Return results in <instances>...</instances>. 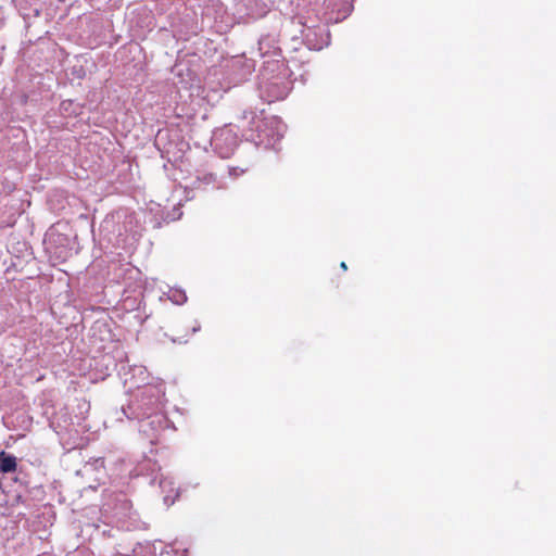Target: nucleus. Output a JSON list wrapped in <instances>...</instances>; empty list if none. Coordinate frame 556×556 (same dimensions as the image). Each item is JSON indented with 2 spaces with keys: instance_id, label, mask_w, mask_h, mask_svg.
<instances>
[{
  "instance_id": "f257e3e1",
  "label": "nucleus",
  "mask_w": 556,
  "mask_h": 556,
  "mask_svg": "<svg viewBox=\"0 0 556 556\" xmlns=\"http://www.w3.org/2000/svg\"><path fill=\"white\" fill-rule=\"evenodd\" d=\"M136 387L137 393L135 400L128 405L130 415L128 418L144 419L154 416L157 421L161 417L157 413L162 408V400L164 396V390L161 386L146 384L143 387L137 386L135 382L129 388Z\"/></svg>"
},
{
  "instance_id": "f03ea898",
  "label": "nucleus",
  "mask_w": 556,
  "mask_h": 556,
  "mask_svg": "<svg viewBox=\"0 0 556 556\" xmlns=\"http://www.w3.org/2000/svg\"><path fill=\"white\" fill-rule=\"evenodd\" d=\"M251 118L252 124H256L255 130L256 136L251 135V140L257 143L274 144L276 140L283 136L285 125L275 116L267 118L266 121H255V116L252 112L243 113V118Z\"/></svg>"
},
{
  "instance_id": "7ed1b4c3",
  "label": "nucleus",
  "mask_w": 556,
  "mask_h": 556,
  "mask_svg": "<svg viewBox=\"0 0 556 556\" xmlns=\"http://www.w3.org/2000/svg\"><path fill=\"white\" fill-rule=\"evenodd\" d=\"M266 72L267 68L262 73V81L260 84L262 98L268 102L287 98L291 89L290 81L283 75L267 77Z\"/></svg>"
},
{
  "instance_id": "20e7f679",
  "label": "nucleus",
  "mask_w": 556,
  "mask_h": 556,
  "mask_svg": "<svg viewBox=\"0 0 556 556\" xmlns=\"http://www.w3.org/2000/svg\"><path fill=\"white\" fill-rule=\"evenodd\" d=\"M320 18L316 16L315 20L312 17H305L304 21L300 17V23L303 24L305 29L303 30V37L312 50H321L330 43V35L325 26H320L317 22Z\"/></svg>"
},
{
  "instance_id": "39448f33",
  "label": "nucleus",
  "mask_w": 556,
  "mask_h": 556,
  "mask_svg": "<svg viewBox=\"0 0 556 556\" xmlns=\"http://www.w3.org/2000/svg\"><path fill=\"white\" fill-rule=\"evenodd\" d=\"M212 143L222 157H228L235 151L238 138L230 127H224L214 131Z\"/></svg>"
},
{
  "instance_id": "423d86ee",
  "label": "nucleus",
  "mask_w": 556,
  "mask_h": 556,
  "mask_svg": "<svg viewBox=\"0 0 556 556\" xmlns=\"http://www.w3.org/2000/svg\"><path fill=\"white\" fill-rule=\"evenodd\" d=\"M194 188L206 189L207 186L214 185L217 189H222L225 186L217 179L216 175L212 173H203L197 177L193 182Z\"/></svg>"
},
{
  "instance_id": "0eeeda50",
  "label": "nucleus",
  "mask_w": 556,
  "mask_h": 556,
  "mask_svg": "<svg viewBox=\"0 0 556 556\" xmlns=\"http://www.w3.org/2000/svg\"><path fill=\"white\" fill-rule=\"evenodd\" d=\"M173 481L168 478H164L160 480V488L163 490V492H166L168 489V492L164 495V503L166 505H173L175 503L176 497L178 496V492H176L174 495L172 493L174 492Z\"/></svg>"
},
{
  "instance_id": "6e6552de",
  "label": "nucleus",
  "mask_w": 556,
  "mask_h": 556,
  "mask_svg": "<svg viewBox=\"0 0 556 556\" xmlns=\"http://www.w3.org/2000/svg\"><path fill=\"white\" fill-rule=\"evenodd\" d=\"M16 469V458L12 455H5L4 452L0 455V470L4 473L12 472Z\"/></svg>"
},
{
  "instance_id": "1a4fd4ad",
  "label": "nucleus",
  "mask_w": 556,
  "mask_h": 556,
  "mask_svg": "<svg viewBox=\"0 0 556 556\" xmlns=\"http://www.w3.org/2000/svg\"><path fill=\"white\" fill-rule=\"evenodd\" d=\"M168 299L177 305H182L187 302V294L182 289L173 288L168 292Z\"/></svg>"
},
{
  "instance_id": "9d476101",
  "label": "nucleus",
  "mask_w": 556,
  "mask_h": 556,
  "mask_svg": "<svg viewBox=\"0 0 556 556\" xmlns=\"http://www.w3.org/2000/svg\"><path fill=\"white\" fill-rule=\"evenodd\" d=\"M350 0H324V4L331 11H348Z\"/></svg>"
},
{
  "instance_id": "9b49d317",
  "label": "nucleus",
  "mask_w": 556,
  "mask_h": 556,
  "mask_svg": "<svg viewBox=\"0 0 556 556\" xmlns=\"http://www.w3.org/2000/svg\"><path fill=\"white\" fill-rule=\"evenodd\" d=\"M268 39L267 38H262L260 41H258V50H260V53L262 56L266 55L269 51L265 49V46L267 47L268 46Z\"/></svg>"
},
{
  "instance_id": "f8f14e48",
  "label": "nucleus",
  "mask_w": 556,
  "mask_h": 556,
  "mask_svg": "<svg viewBox=\"0 0 556 556\" xmlns=\"http://www.w3.org/2000/svg\"><path fill=\"white\" fill-rule=\"evenodd\" d=\"M243 173H245V169L244 168H240V167H230L229 168V176L230 177H239L240 175H242Z\"/></svg>"
},
{
  "instance_id": "ddd939ff",
  "label": "nucleus",
  "mask_w": 556,
  "mask_h": 556,
  "mask_svg": "<svg viewBox=\"0 0 556 556\" xmlns=\"http://www.w3.org/2000/svg\"><path fill=\"white\" fill-rule=\"evenodd\" d=\"M134 371L138 372L139 375L143 376L142 377V381H144L147 379V376H146V370L142 366H135L134 367Z\"/></svg>"
},
{
  "instance_id": "4468645a",
  "label": "nucleus",
  "mask_w": 556,
  "mask_h": 556,
  "mask_svg": "<svg viewBox=\"0 0 556 556\" xmlns=\"http://www.w3.org/2000/svg\"><path fill=\"white\" fill-rule=\"evenodd\" d=\"M153 422H154V420H153V421H151V422H146V421H143V422L141 424V426H140V431L146 432V431H147L146 426H148V425H152Z\"/></svg>"
},
{
  "instance_id": "2eb2a0df",
  "label": "nucleus",
  "mask_w": 556,
  "mask_h": 556,
  "mask_svg": "<svg viewBox=\"0 0 556 556\" xmlns=\"http://www.w3.org/2000/svg\"><path fill=\"white\" fill-rule=\"evenodd\" d=\"M270 66L273 67V71H274L275 68H279L280 64L278 62H274L270 64Z\"/></svg>"
},
{
  "instance_id": "dca6fc26",
  "label": "nucleus",
  "mask_w": 556,
  "mask_h": 556,
  "mask_svg": "<svg viewBox=\"0 0 556 556\" xmlns=\"http://www.w3.org/2000/svg\"><path fill=\"white\" fill-rule=\"evenodd\" d=\"M340 267H341L343 270H346V269H348V266H346L345 262H342V263L340 264Z\"/></svg>"
},
{
  "instance_id": "f3484780",
  "label": "nucleus",
  "mask_w": 556,
  "mask_h": 556,
  "mask_svg": "<svg viewBox=\"0 0 556 556\" xmlns=\"http://www.w3.org/2000/svg\"><path fill=\"white\" fill-rule=\"evenodd\" d=\"M199 329H200V326H195V327H193L192 331L197 332Z\"/></svg>"
}]
</instances>
